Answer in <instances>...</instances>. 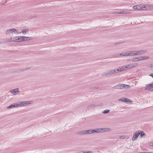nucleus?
<instances>
[{"label":"nucleus","mask_w":153,"mask_h":153,"mask_svg":"<svg viewBox=\"0 0 153 153\" xmlns=\"http://www.w3.org/2000/svg\"><path fill=\"white\" fill-rule=\"evenodd\" d=\"M5 33L7 35H9L13 34H20V33L19 32L18 30L14 28H12L7 30Z\"/></svg>","instance_id":"f257e3e1"},{"label":"nucleus","mask_w":153,"mask_h":153,"mask_svg":"<svg viewBox=\"0 0 153 153\" xmlns=\"http://www.w3.org/2000/svg\"><path fill=\"white\" fill-rule=\"evenodd\" d=\"M119 70L118 69L110 70L103 72L101 74V75L102 76H105L116 74L119 72Z\"/></svg>","instance_id":"f03ea898"},{"label":"nucleus","mask_w":153,"mask_h":153,"mask_svg":"<svg viewBox=\"0 0 153 153\" xmlns=\"http://www.w3.org/2000/svg\"><path fill=\"white\" fill-rule=\"evenodd\" d=\"M8 42H22V37L21 36H17L14 37L13 38H11L10 40L8 41Z\"/></svg>","instance_id":"7ed1b4c3"},{"label":"nucleus","mask_w":153,"mask_h":153,"mask_svg":"<svg viewBox=\"0 0 153 153\" xmlns=\"http://www.w3.org/2000/svg\"><path fill=\"white\" fill-rule=\"evenodd\" d=\"M94 130L95 133H101L103 132L107 131H110L111 129L110 128H96Z\"/></svg>","instance_id":"20e7f679"},{"label":"nucleus","mask_w":153,"mask_h":153,"mask_svg":"<svg viewBox=\"0 0 153 153\" xmlns=\"http://www.w3.org/2000/svg\"><path fill=\"white\" fill-rule=\"evenodd\" d=\"M20 107H23L29 104H31L33 103V101H22L19 102Z\"/></svg>","instance_id":"39448f33"},{"label":"nucleus","mask_w":153,"mask_h":153,"mask_svg":"<svg viewBox=\"0 0 153 153\" xmlns=\"http://www.w3.org/2000/svg\"><path fill=\"white\" fill-rule=\"evenodd\" d=\"M147 52V51L145 50H142L136 51V56H139L143 55Z\"/></svg>","instance_id":"423d86ee"},{"label":"nucleus","mask_w":153,"mask_h":153,"mask_svg":"<svg viewBox=\"0 0 153 153\" xmlns=\"http://www.w3.org/2000/svg\"><path fill=\"white\" fill-rule=\"evenodd\" d=\"M132 68L131 65V64H129L128 65L126 66H124L122 68H120L119 69H118V70H120L119 71V72H120L123 71L125 70H126L130 68Z\"/></svg>","instance_id":"0eeeda50"},{"label":"nucleus","mask_w":153,"mask_h":153,"mask_svg":"<svg viewBox=\"0 0 153 153\" xmlns=\"http://www.w3.org/2000/svg\"><path fill=\"white\" fill-rule=\"evenodd\" d=\"M140 133H139V131H137L135 132L134 134L133 137L132 138V141H135L136 140L138 137Z\"/></svg>","instance_id":"6e6552de"},{"label":"nucleus","mask_w":153,"mask_h":153,"mask_svg":"<svg viewBox=\"0 0 153 153\" xmlns=\"http://www.w3.org/2000/svg\"><path fill=\"white\" fill-rule=\"evenodd\" d=\"M11 93L14 95H16L20 92L19 88H16L15 89H12L10 91Z\"/></svg>","instance_id":"1a4fd4ad"},{"label":"nucleus","mask_w":153,"mask_h":153,"mask_svg":"<svg viewBox=\"0 0 153 153\" xmlns=\"http://www.w3.org/2000/svg\"><path fill=\"white\" fill-rule=\"evenodd\" d=\"M22 42L30 40L32 39V38L31 37H27L25 36H21Z\"/></svg>","instance_id":"9d476101"},{"label":"nucleus","mask_w":153,"mask_h":153,"mask_svg":"<svg viewBox=\"0 0 153 153\" xmlns=\"http://www.w3.org/2000/svg\"><path fill=\"white\" fill-rule=\"evenodd\" d=\"M140 6L141 10H145L146 9H149V4H146L145 5H141Z\"/></svg>","instance_id":"9b49d317"},{"label":"nucleus","mask_w":153,"mask_h":153,"mask_svg":"<svg viewBox=\"0 0 153 153\" xmlns=\"http://www.w3.org/2000/svg\"><path fill=\"white\" fill-rule=\"evenodd\" d=\"M149 58L150 57L149 56H140V61L146 60Z\"/></svg>","instance_id":"f8f14e48"},{"label":"nucleus","mask_w":153,"mask_h":153,"mask_svg":"<svg viewBox=\"0 0 153 153\" xmlns=\"http://www.w3.org/2000/svg\"><path fill=\"white\" fill-rule=\"evenodd\" d=\"M152 86L151 85H146V87L145 88V90H150L151 91H152V90L153 89L152 87Z\"/></svg>","instance_id":"ddd939ff"},{"label":"nucleus","mask_w":153,"mask_h":153,"mask_svg":"<svg viewBox=\"0 0 153 153\" xmlns=\"http://www.w3.org/2000/svg\"><path fill=\"white\" fill-rule=\"evenodd\" d=\"M30 69V67H28L27 68H26L24 69L18 70L17 71V72L18 73H20L21 72H23V71H25L29 70Z\"/></svg>","instance_id":"4468645a"},{"label":"nucleus","mask_w":153,"mask_h":153,"mask_svg":"<svg viewBox=\"0 0 153 153\" xmlns=\"http://www.w3.org/2000/svg\"><path fill=\"white\" fill-rule=\"evenodd\" d=\"M119 100L126 102H129L130 101L129 99L126 98H123L120 99Z\"/></svg>","instance_id":"2eb2a0df"},{"label":"nucleus","mask_w":153,"mask_h":153,"mask_svg":"<svg viewBox=\"0 0 153 153\" xmlns=\"http://www.w3.org/2000/svg\"><path fill=\"white\" fill-rule=\"evenodd\" d=\"M29 32V30L28 29H24L21 32H19V33H20V34L21 33H22L23 34V35H25L26 34L28 33Z\"/></svg>","instance_id":"dca6fc26"},{"label":"nucleus","mask_w":153,"mask_h":153,"mask_svg":"<svg viewBox=\"0 0 153 153\" xmlns=\"http://www.w3.org/2000/svg\"><path fill=\"white\" fill-rule=\"evenodd\" d=\"M128 56H136V51L128 52Z\"/></svg>","instance_id":"f3484780"},{"label":"nucleus","mask_w":153,"mask_h":153,"mask_svg":"<svg viewBox=\"0 0 153 153\" xmlns=\"http://www.w3.org/2000/svg\"><path fill=\"white\" fill-rule=\"evenodd\" d=\"M123 86V84H118L116 86H114V88L116 89H123L122 87Z\"/></svg>","instance_id":"a211bd4d"},{"label":"nucleus","mask_w":153,"mask_h":153,"mask_svg":"<svg viewBox=\"0 0 153 153\" xmlns=\"http://www.w3.org/2000/svg\"><path fill=\"white\" fill-rule=\"evenodd\" d=\"M123 89H126L130 88L131 87V86L129 85L125 84H123Z\"/></svg>","instance_id":"6ab92c4d"},{"label":"nucleus","mask_w":153,"mask_h":153,"mask_svg":"<svg viewBox=\"0 0 153 153\" xmlns=\"http://www.w3.org/2000/svg\"><path fill=\"white\" fill-rule=\"evenodd\" d=\"M119 138L121 139H128L129 137L127 135H121L120 136Z\"/></svg>","instance_id":"aec40b11"},{"label":"nucleus","mask_w":153,"mask_h":153,"mask_svg":"<svg viewBox=\"0 0 153 153\" xmlns=\"http://www.w3.org/2000/svg\"><path fill=\"white\" fill-rule=\"evenodd\" d=\"M87 134H91L95 133L94 129H89L87 130Z\"/></svg>","instance_id":"412c9836"},{"label":"nucleus","mask_w":153,"mask_h":153,"mask_svg":"<svg viewBox=\"0 0 153 153\" xmlns=\"http://www.w3.org/2000/svg\"><path fill=\"white\" fill-rule=\"evenodd\" d=\"M133 8L134 10H141L140 6L139 5H137L133 6Z\"/></svg>","instance_id":"4be33fe9"},{"label":"nucleus","mask_w":153,"mask_h":153,"mask_svg":"<svg viewBox=\"0 0 153 153\" xmlns=\"http://www.w3.org/2000/svg\"><path fill=\"white\" fill-rule=\"evenodd\" d=\"M120 55L121 56H128V53L127 52H123L121 53Z\"/></svg>","instance_id":"5701e85b"},{"label":"nucleus","mask_w":153,"mask_h":153,"mask_svg":"<svg viewBox=\"0 0 153 153\" xmlns=\"http://www.w3.org/2000/svg\"><path fill=\"white\" fill-rule=\"evenodd\" d=\"M139 133H140L139 135H140V137H142L143 136H146L144 132L143 131H139Z\"/></svg>","instance_id":"b1692460"},{"label":"nucleus","mask_w":153,"mask_h":153,"mask_svg":"<svg viewBox=\"0 0 153 153\" xmlns=\"http://www.w3.org/2000/svg\"><path fill=\"white\" fill-rule=\"evenodd\" d=\"M130 13V12L128 11H120V13H120V14H128Z\"/></svg>","instance_id":"393cba45"},{"label":"nucleus","mask_w":153,"mask_h":153,"mask_svg":"<svg viewBox=\"0 0 153 153\" xmlns=\"http://www.w3.org/2000/svg\"><path fill=\"white\" fill-rule=\"evenodd\" d=\"M14 107H20L19 102H18L16 103H14Z\"/></svg>","instance_id":"a878e982"},{"label":"nucleus","mask_w":153,"mask_h":153,"mask_svg":"<svg viewBox=\"0 0 153 153\" xmlns=\"http://www.w3.org/2000/svg\"><path fill=\"white\" fill-rule=\"evenodd\" d=\"M96 106H97V105H89V106H88V107L87 108L88 109H90L91 108H93L96 107Z\"/></svg>","instance_id":"bb28decb"},{"label":"nucleus","mask_w":153,"mask_h":153,"mask_svg":"<svg viewBox=\"0 0 153 153\" xmlns=\"http://www.w3.org/2000/svg\"><path fill=\"white\" fill-rule=\"evenodd\" d=\"M13 107H14V103L10 105L9 106H8L7 107V108H13Z\"/></svg>","instance_id":"cd10ccee"},{"label":"nucleus","mask_w":153,"mask_h":153,"mask_svg":"<svg viewBox=\"0 0 153 153\" xmlns=\"http://www.w3.org/2000/svg\"><path fill=\"white\" fill-rule=\"evenodd\" d=\"M133 60H134V61H140V57H137L133 59Z\"/></svg>","instance_id":"c85d7f7f"},{"label":"nucleus","mask_w":153,"mask_h":153,"mask_svg":"<svg viewBox=\"0 0 153 153\" xmlns=\"http://www.w3.org/2000/svg\"><path fill=\"white\" fill-rule=\"evenodd\" d=\"M110 111V110L107 109L106 110H105L102 111V113L104 114H106L108 113Z\"/></svg>","instance_id":"c756f323"},{"label":"nucleus","mask_w":153,"mask_h":153,"mask_svg":"<svg viewBox=\"0 0 153 153\" xmlns=\"http://www.w3.org/2000/svg\"><path fill=\"white\" fill-rule=\"evenodd\" d=\"M137 65L138 63H134L131 64L132 68L136 66Z\"/></svg>","instance_id":"7c9ffc66"},{"label":"nucleus","mask_w":153,"mask_h":153,"mask_svg":"<svg viewBox=\"0 0 153 153\" xmlns=\"http://www.w3.org/2000/svg\"><path fill=\"white\" fill-rule=\"evenodd\" d=\"M82 134H87V130H84L82 131Z\"/></svg>","instance_id":"2f4dec72"},{"label":"nucleus","mask_w":153,"mask_h":153,"mask_svg":"<svg viewBox=\"0 0 153 153\" xmlns=\"http://www.w3.org/2000/svg\"><path fill=\"white\" fill-rule=\"evenodd\" d=\"M149 9H153V5L149 4Z\"/></svg>","instance_id":"473e14b6"},{"label":"nucleus","mask_w":153,"mask_h":153,"mask_svg":"<svg viewBox=\"0 0 153 153\" xmlns=\"http://www.w3.org/2000/svg\"><path fill=\"white\" fill-rule=\"evenodd\" d=\"M77 134L78 135H82V131L77 132Z\"/></svg>","instance_id":"72a5a7b5"},{"label":"nucleus","mask_w":153,"mask_h":153,"mask_svg":"<svg viewBox=\"0 0 153 153\" xmlns=\"http://www.w3.org/2000/svg\"><path fill=\"white\" fill-rule=\"evenodd\" d=\"M78 153H85V152L83 150H81L79 151Z\"/></svg>","instance_id":"f704fd0d"},{"label":"nucleus","mask_w":153,"mask_h":153,"mask_svg":"<svg viewBox=\"0 0 153 153\" xmlns=\"http://www.w3.org/2000/svg\"><path fill=\"white\" fill-rule=\"evenodd\" d=\"M85 153H93V152L92 151H88L85 152Z\"/></svg>","instance_id":"c9c22d12"},{"label":"nucleus","mask_w":153,"mask_h":153,"mask_svg":"<svg viewBox=\"0 0 153 153\" xmlns=\"http://www.w3.org/2000/svg\"><path fill=\"white\" fill-rule=\"evenodd\" d=\"M149 75L152 76L153 78V73L151 74H150Z\"/></svg>","instance_id":"e433bc0d"},{"label":"nucleus","mask_w":153,"mask_h":153,"mask_svg":"<svg viewBox=\"0 0 153 153\" xmlns=\"http://www.w3.org/2000/svg\"><path fill=\"white\" fill-rule=\"evenodd\" d=\"M150 67H152V68H153V64H151L150 66Z\"/></svg>","instance_id":"4c0bfd02"},{"label":"nucleus","mask_w":153,"mask_h":153,"mask_svg":"<svg viewBox=\"0 0 153 153\" xmlns=\"http://www.w3.org/2000/svg\"><path fill=\"white\" fill-rule=\"evenodd\" d=\"M151 86H152V88H153V89H152V91H153V83L152 84H151Z\"/></svg>","instance_id":"58836bf2"},{"label":"nucleus","mask_w":153,"mask_h":153,"mask_svg":"<svg viewBox=\"0 0 153 153\" xmlns=\"http://www.w3.org/2000/svg\"><path fill=\"white\" fill-rule=\"evenodd\" d=\"M120 13V12H119V11L117 12L116 14H120V13Z\"/></svg>","instance_id":"ea45409f"},{"label":"nucleus","mask_w":153,"mask_h":153,"mask_svg":"<svg viewBox=\"0 0 153 153\" xmlns=\"http://www.w3.org/2000/svg\"><path fill=\"white\" fill-rule=\"evenodd\" d=\"M95 88L96 89H97L99 88V87H95Z\"/></svg>","instance_id":"a19ab883"},{"label":"nucleus","mask_w":153,"mask_h":153,"mask_svg":"<svg viewBox=\"0 0 153 153\" xmlns=\"http://www.w3.org/2000/svg\"><path fill=\"white\" fill-rule=\"evenodd\" d=\"M145 153H152V152H145Z\"/></svg>","instance_id":"79ce46f5"},{"label":"nucleus","mask_w":153,"mask_h":153,"mask_svg":"<svg viewBox=\"0 0 153 153\" xmlns=\"http://www.w3.org/2000/svg\"><path fill=\"white\" fill-rule=\"evenodd\" d=\"M152 145H153V143H152Z\"/></svg>","instance_id":"37998d69"},{"label":"nucleus","mask_w":153,"mask_h":153,"mask_svg":"<svg viewBox=\"0 0 153 153\" xmlns=\"http://www.w3.org/2000/svg\"><path fill=\"white\" fill-rule=\"evenodd\" d=\"M151 146H153V145H151Z\"/></svg>","instance_id":"c03bdc74"}]
</instances>
